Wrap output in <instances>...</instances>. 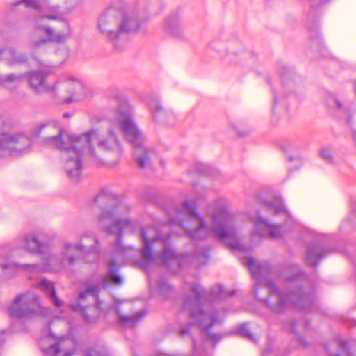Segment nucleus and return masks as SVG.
Returning a JSON list of instances; mask_svg holds the SVG:
<instances>
[{
    "instance_id": "obj_18",
    "label": "nucleus",
    "mask_w": 356,
    "mask_h": 356,
    "mask_svg": "<svg viewBox=\"0 0 356 356\" xmlns=\"http://www.w3.org/2000/svg\"><path fill=\"white\" fill-rule=\"evenodd\" d=\"M50 72L32 71L29 74V82L31 87L37 92L54 93L56 91V82L49 84L46 82V76Z\"/></svg>"
},
{
    "instance_id": "obj_44",
    "label": "nucleus",
    "mask_w": 356,
    "mask_h": 356,
    "mask_svg": "<svg viewBox=\"0 0 356 356\" xmlns=\"http://www.w3.org/2000/svg\"><path fill=\"white\" fill-rule=\"evenodd\" d=\"M353 140L356 146V131L353 132Z\"/></svg>"
},
{
    "instance_id": "obj_24",
    "label": "nucleus",
    "mask_w": 356,
    "mask_h": 356,
    "mask_svg": "<svg viewBox=\"0 0 356 356\" xmlns=\"http://www.w3.org/2000/svg\"><path fill=\"white\" fill-rule=\"evenodd\" d=\"M0 60H4L8 63L14 65L24 63L26 58L22 54H17L13 49L8 48L0 51Z\"/></svg>"
},
{
    "instance_id": "obj_43",
    "label": "nucleus",
    "mask_w": 356,
    "mask_h": 356,
    "mask_svg": "<svg viewBox=\"0 0 356 356\" xmlns=\"http://www.w3.org/2000/svg\"><path fill=\"white\" fill-rule=\"evenodd\" d=\"M193 346L195 351H197V346L195 341L193 339Z\"/></svg>"
},
{
    "instance_id": "obj_21",
    "label": "nucleus",
    "mask_w": 356,
    "mask_h": 356,
    "mask_svg": "<svg viewBox=\"0 0 356 356\" xmlns=\"http://www.w3.org/2000/svg\"><path fill=\"white\" fill-rule=\"evenodd\" d=\"M36 286L49 298L51 302L56 307L60 308L63 305V300L59 299L56 295L54 284L51 281L47 279H42L37 284Z\"/></svg>"
},
{
    "instance_id": "obj_6",
    "label": "nucleus",
    "mask_w": 356,
    "mask_h": 356,
    "mask_svg": "<svg viewBox=\"0 0 356 356\" xmlns=\"http://www.w3.org/2000/svg\"><path fill=\"white\" fill-rule=\"evenodd\" d=\"M149 225L141 227L140 237L143 244L141 255L150 264L170 266L177 264L180 267L184 264V260L188 259V254H179L172 246L170 236L164 229Z\"/></svg>"
},
{
    "instance_id": "obj_41",
    "label": "nucleus",
    "mask_w": 356,
    "mask_h": 356,
    "mask_svg": "<svg viewBox=\"0 0 356 356\" xmlns=\"http://www.w3.org/2000/svg\"><path fill=\"white\" fill-rule=\"evenodd\" d=\"M279 147L280 149L286 154L287 155V148L284 147L281 143H279Z\"/></svg>"
},
{
    "instance_id": "obj_26",
    "label": "nucleus",
    "mask_w": 356,
    "mask_h": 356,
    "mask_svg": "<svg viewBox=\"0 0 356 356\" xmlns=\"http://www.w3.org/2000/svg\"><path fill=\"white\" fill-rule=\"evenodd\" d=\"M154 292L158 294L161 298L166 299L172 295L174 289L166 280L161 279L159 280L156 288L154 289Z\"/></svg>"
},
{
    "instance_id": "obj_37",
    "label": "nucleus",
    "mask_w": 356,
    "mask_h": 356,
    "mask_svg": "<svg viewBox=\"0 0 356 356\" xmlns=\"http://www.w3.org/2000/svg\"><path fill=\"white\" fill-rule=\"evenodd\" d=\"M278 72L282 79H284L285 77L287 76L288 74V68L287 66H282L278 69Z\"/></svg>"
},
{
    "instance_id": "obj_27",
    "label": "nucleus",
    "mask_w": 356,
    "mask_h": 356,
    "mask_svg": "<svg viewBox=\"0 0 356 356\" xmlns=\"http://www.w3.org/2000/svg\"><path fill=\"white\" fill-rule=\"evenodd\" d=\"M234 293V291L233 290L227 291L224 289L222 286L216 284L214 285L210 291L209 299L218 302L225 299L227 296L232 295Z\"/></svg>"
},
{
    "instance_id": "obj_48",
    "label": "nucleus",
    "mask_w": 356,
    "mask_h": 356,
    "mask_svg": "<svg viewBox=\"0 0 356 356\" xmlns=\"http://www.w3.org/2000/svg\"><path fill=\"white\" fill-rule=\"evenodd\" d=\"M335 64H336V61H334V62L332 63V65H335Z\"/></svg>"
},
{
    "instance_id": "obj_10",
    "label": "nucleus",
    "mask_w": 356,
    "mask_h": 356,
    "mask_svg": "<svg viewBox=\"0 0 356 356\" xmlns=\"http://www.w3.org/2000/svg\"><path fill=\"white\" fill-rule=\"evenodd\" d=\"M111 122L120 129L133 147H140L144 151L145 154L137 158L138 164L140 168L147 167L150 161L146 148L143 147L144 137L134 121L132 108L120 106L116 116L111 118Z\"/></svg>"
},
{
    "instance_id": "obj_14",
    "label": "nucleus",
    "mask_w": 356,
    "mask_h": 356,
    "mask_svg": "<svg viewBox=\"0 0 356 356\" xmlns=\"http://www.w3.org/2000/svg\"><path fill=\"white\" fill-rule=\"evenodd\" d=\"M251 221L254 224V230L252 235L259 238L270 237L273 239L282 238L286 229V225L270 224L267 220L264 218L260 214L251 218Z\"/></svg>"
},
{
    "instance_id": "obj_8",
    "label": "nucleus",
    "mask_w": 356,
    "mask_h": 356,
    "mask_svg": "<svg viewBox=\"0 0 356 356\" xmlns=\"http://www.w3.org/2000/svg\"><path fill=\"white\" fill-rule=\"evenodd\" d=\"M21 3H24L26 7L33 8L38 13V15L35 17V31L37 34H44L47 38L42 39L39 41L34 42V46H39L41 44H44L47 42H52L56 43H63L66 38L70 35V31L69 25L65 22L67 27V31L61 33H55L54 31L50 27L41 24L44 19L50 20H63V15L58 11V6H47L38 3L36 0H21L14 3L17 6Z\"/></svg>"
},
{
    "instance_id": "obj_29",
    "label": "nucleus",
    "mask_w": 356,
    "mask_h": 356,
    "mask_svg": "<svg viewBox=\"0 0 356 356\" xmlns=\"http://www.w3.org/2000/svg\"><path fill=\"white\" fill-rule=\"evenodd\" d=\"M209 250L205 247L197 248L191 259L192 261H197L201 264H204L209 257Z\"/></svg>"
},
{
    "instance_id": "obj_15",
    "label": "nucleus",
    "mask_w": 356,
    "mask_h": 356,
    "mask_svg": "<svg viewBox=\"0 0 356 356\" xmlns=\"http://www.w3.org/2000/svg\"><path fill=\"white\" fill-rule=\"evenodd\" d=\"M78 301L79 303L70 305L71 309L79 312L87 323L93 322L99 312V294L97 295V301H93L91 298L79 300V296H78Z\"/></svg>"
},
{
    "instance_id": "obj_20",
    "label": "nucleus",
    "mask_w": 356,
    "mask_h": 356,
    "mask_svg": "<svg viewBox=\"0 0 356 356\" xmlns=\"http://www.w3.org/2000/svg\"><path fill=\"white\" fill-rule=\"evenodd\" d=\"M264 208L273 215L283 216L284 220L289 218V213L283 204L282 200L279 197H270L267 200H262Z\"/></svg>"
},
{
    "instance_id": "obj_16",
    "label": "nucleus",
    "mask_w": 356,
    "mask_h": 356,
    "mask_svg": "<svg viewBox=\"0 0 356 356\" xmlns=\"http://www.w3.org/2000/svg\"><path fill=\"white\" fill-rule=\"evenodd\" d=\"M325 106L331 115L335 116H344L346 122L350 124L352 117L350 115V108L343 99L336 94L328 92L325 97Z\"/></svg>"
},
{
    "instance_id": "obj_22",
    "label": "nucleus",
    "mask_w": 356,
    "mask_h": 356,
    "mask_svg": "<svg viewBox=\"0 0 356 356\" xmlns=\"http://www.w3.org/2000/svg\"><path fill=\"white\" fill-rule=\"evenodd\" d=\"M165 31L176 38H182L183 29L180 18L178 15H174L168 17L163 24Z\"/></svg>"
},
{
    "instance_id": "obj_12",
    "label": "nucleus",
    "mask_w": 356,
    "mask_h": 356,
    "mask_svg": "<svg viewBox=\"0 0 356 356\" xmlns=\"http://www.w3.org/2000/svg\"><path fill=\"white\" fill-rule=\"evenodd\" d=\"M56 95L61 96V102L71 104L83 101L90 97L92 92L83 82L77 77L65 75L56 81Z\"/></svg>"
},
{
    "instance_id": "obj_36",
    "label": "nucleus",
    "mask_w": 356,
    "mask_h": 356,
    "mask_svg": "<svg viewBox=\"0 0 356 356\" xmlns=\"http://www.w3.org/2000/svg\"><path fill=\"white\" fill-rule=\"evenodd\" d=\"M338 348L343 352H344L347 356H352L348 350V344L346 341L336 339L335 341Z\"/></svg>"
},
{
    "instance_id": "obj_19",
    "label": "nucleus",
    "mask_w": 356,
    "mask_h": 356,
    "mask_svg": "<svg viewBox=\"0 0 356 356\" xmlns=\"http://www.w3.org/2000/svg\"><path fill=\"white\" fill-rule=\"evenodd\" d=\"M73 341L68 337H62L58 343L46 348H42V351L50 356H72L74 349H69L70 346H73Z\"/></svg>"
},
{
    "instance_id": "obj_39",
    "label": "nucleus",
    "mask_w": 356,
    "mask_h": 356,
    "mask_svg": "<svg viewBox=\"0 0 356 356\" xmlns=\"http://www.w3.org/2000/svg\"><path fill=\"white\" fill-rule=\"evenodd\" d=\"M188 332H189L188 326H186L185 327H181V329L180 330V334L181 336H184V335L188 334Z\"/></svg>"
},
{
    "instance_id": "obj_3",
    "label": "nucleus",
    "mask_w": 356,
    "mask_h": 356,
    "mask_svg": "<svg viewBox=\"0 0 356 356\" xmlns=\"http://www.w3.org/2000/svg\"><path fill=\"white\" fill-rule=\"evenodd\" d=\"M92 205L98 206L101 210V213L97 218L99 227L117 237L114 252L107 261L106 275L92 277L86 282L85 290L79 293V300L91 298L93 301H97V295L101 289L109 286L108 280L115 285L123 284L122 277L118 274L120 267L117 264L118 261H122L126 259L128 250L122 243L123 231L129 228L135 230L138 223L129 218V207L118 196L108 190L101 191L93 200Z\"/></svg>"
},
{
    "instance_id": "obj_46",
    "label": "nucleus",
    "mask_w": 356,
    "mask_h": 356,
    "mask_svg": "<svg viewBox=\"0 0 356 356\" xmlns=\"http://www.w3.org/2000/svg\"><path fill=\"white\" fill-rule=\"evenodd\" d=\"M70 116V114H68V113H64V117H65V118H69Z\"/></svg>"
},
{
    "instance_id": "obj_32",
    "label": "nucleus",
    "mask_w": 356,
    "mask_h": 356,
    "mask_svg": "<svg viewBox=\"0 0 356 356\" xmlns=\"http://www.w3.org/2000/svg\"><path fill=\"white\" fill-rule=\"evenodd\" d=\"M290 327H291V341H296L298 345H300L303 347H307V343L306 342L304 337H302V336L296 335V333L295 332V330H296L295 327L291 321Z\"/></svg>"
},
{
    "instance_id": "obj_42",
    "label": "nucleus",
    "mask_w": 356,
    "mask_h": 356,
    "mask_svg": "<svg viewBox=\"0 0 356 356\" xmlns=\"http://www.w3.org/2000/svg\"><path fill=\"white\" fill-rule=\"evenodd\" d=\"M327 353L330 356H340L339 353H332L327 349Z\"/></svg>"
},
{
    "instance_id": "obj_23",
    "label": "nucleus",
    "mask_w": 356,
    "mask_h": 356,
    "mask_svg": "<svg viewBox=\"0 0 356 356\" xmlns=\"http://www.w3.org/2000/svg\"><path fill=\"white\" fill-rule=\"evenodd\" d=\"M154 118L161 120L162 122L172 125L174 124L175 116L172 113L167 112L163 110L159 104H155L154 106L150 107Z\"/></svg>"
},
{
    "instance_id": "obj_40",
    "label": "nucleus",
    "mask_w": 356,
    "mask_h": 356,
    "mask_svg": "<svg viewBox=\"0 0 356 356\" xmlns=\"http://www.w3.org/2000/svg\"><path fill=\"white\" fill-rule=\"evenodd\" d=\"M319 243H325L327 245V246L329 248V249H330V252L328 254H330V252H332V251H334V249H332V248L330 247V245H328L327 238H323V239H322L321 241H319ZM335 251H337V249H335Z\"/></svg>"
},
{
    "instance_id": "obj_28",
    "label": "nucleus",
    "mask_w": 356,
    "mask_h": 356,
    "mask_svg": "<svg viewBox=\"0 0 356 356\" xmlns=\"http://www.w3.org/2000/svg\"><path fill=\"white\" fill-rule=\"evenodd\" d=\"M356 228V207L353 208L350 215L341 222L340 229L343 232H350Z\"/></svg>"
},
{
    "instance_id": "obj_47",
    "label": "nucleus",
    "mask_w": 356,
    "mask_h": 356,
    "mask_svg": "<svg viewBox=\"0 0 356 356\" xmlns=\"http://www.w3.org/2000/svg\"><path fill=\"white\" fill-rule=\"evenodd\" d=\"M266 351H263L262 353H261V356H266Z\"/></svg>"
},
{
    "instance_id": "obj_1",
    "label": "nucleus",
    "mask_w": 356,
    "mask_h": 356,
    "mask_svg": "<svg viewBox=\"0 0 356 356\" xmlns=\"http://www.w3.org/2000/svg\"><path fill=\"white\" fill-rule=\"evenodd\" d=\"M170 224H178L194 241L211 236L227 244L242 264L248 267L259 286L254 296L273 314L283 315L289 308V275L288 266L281 272L280 266L272 267L267 261H258L248 255L251 248L244 246L237 237L234 216L220 200L207 209L206 219L197 213L195 201H184L167 211Z\"/></svg>"
},
{
    "instance_id": "obj_25",
    "label": "nucleus",
    "mask_w": 356,
    "mask_h": 356,
    "mask_svg": "<svg viewBox=\"0 0 356 356\" xmlns=\"http://www.w3.org/2000/svg\"><path fill=\"white\" fill-rule=\"evenodd\" d=\"M117 314L119 321L124 326L134 327L138 321H140L145 314L144 311H140L131 316L122 315L119 309H117Z\"/></svg>"
},
{
    "instance_id": "obj_5",
    "label": "nucleus",
    "mask_w": 356,
    "mask_h": 356,
    "mask_svg": "<svg viewBox=\"0 0 356 356\" xmlns=\"http://www.w3.org/2000/svg\"><path fill=\"white\" fill-rule=\"evenodd\" d=\"M184 297L180 315L190 317L193 323L201 330L202 338L205 341H211L215 345L222 337L220 334L213 333L214 326L222 323V318L219 312L214 307L213 303L207 300L204 291L197 282L184 281Z\"/></svg>"
},
{
    "instance_id": "obj_13",
    "label": "nucleus",
    "mask_w": 356,
    "mask_h": 356,
    "mask_svg": "<svg viewBox=\"0 0 356 356\" xmlns=\"http://www.w3.org/2000/svg\"><path fill=\"white\" fill-rule=\"evenodd\" d=\"M309 39L306 54L315 58H323L333 59L328 49L325 46L323 39L318 31V22L315 20L312 23L307 24Z\"/></svg>"
},
{
    "instance_id": "obj_38",
    "label": "nucleus",
    "mask_w": 356,
    "mask_h": 356,
    "mask_svg": "<svg viewBox=\"0 0 356 356\" xmlns=\"http://www.w3.org/2000/svg\"><path fill=\"white\" fill-rule=\"evenodd\" d=\"M86 356H107L104 353H101L96 350H92L89 353H88Z\"/></svg>"
},
{
    "instance_id": "obj_11",
    "label": "nucleus",
    "mask_w": 356,
    "mask_h": 356,
    "mask_svg": "<svg viewBox=\"0 0 356 356\" xmlns=\"http://www.w3.org/2000/svg\"><path fill=\"white\" fill-rule=\"evenodd\" d=\"M10 315L18 318L45 316L47 309L42 307L38 296L31 292L17 295L8 307Z\"/></svg>"
},
{
    "instance_id": "obj_9",
    "label": "nucleus",
    "mask_w": 356,
    "mask_h": 356,
    "mask_svg": "<svg viewBox=\"0 0 356 356\" xmlns=\"http://www.w3.org/2000/svg\"><path fill=\"white\" fill-rule=\"evenodd\" d=\"M291 306L303 312L314 310L316 298L309 286L307 275L296 264L291 263Z\"/></svg>"
},
{
    "instance_id": "obj_35",
    "label": "nucleus",
    "mask_w": 356,
    "mask_h": 356,
    "mask_svg": "<svg viewBox=\"0 0 356 356\" xmlns=\"http://www.w3.org/2000/svg\"><path fill=\"white\" fill-rule=\"evenodd\" d=\"M331 0H309L310 6L313 13H314L316 10L327 4Z\"/></svg>"
},
{
    "instance_id": "obj_33",
    "label": "nucleus",
    "mask_w": 356,
    "mask_h": 356,
    "mask_svg": "<svg viewBox=\"0 0 356 356\" xmlns=\"http://www.w3.org/2000/svg\"><path fill=\"white\" fill-rule=\"evenodd\" d=\"M302 159L300 156H291V172L299 170L302 166Z\"/></svg>"
},
{
    "instance_id": "obj_34",
    "label": "nucleus",
    "mask_w": 356,
    "mask_h": 356,
    "mask_svg": "<svg viewBox=\"0 0 356 356\" xmlns=\"http://www.w3.org/2000/svg\"><path fill=\"white\" fill-rule=\"evenodd\" d=\"M22 78V75H16V74H9L5 77H3V78H1L0 79V83L5 86H8V83L9 82H17L18 81H19Z\"/></svg>"
},
{
    "instance_id": "obj_17",
    "label": "nucleus",
    "mask_w": 356,
    "mask_h": 356,
    "mask_svg": "<svg viewBox=\"0 0 356 356\" xmlns=\"http://www.w3.org/2000/svg\"><path fill=\"white\" fill-rule=\"evenodd\" d=\"M330 252L329 248L325 243H319L314 241L307 246L305 253L306 264L313 268H316L321 260H323Z\"/></svg>"
},
{
    "instance_id": "obj_2",
    "label": "nucleus",
    "mask_w": 356,
    "mask_h": 356,
    "mask_svg": "<svg viewBox=\"0 0 356 356\" xmlns=\"http://www.w3.org/2000/svg\"><path fill=\"white\" fill-rule=\"evenodd\" d=\"M80 252L83 262H97L100 257V243L96 234L87 231L81 234L79 243L64 242L60 257L49 252L47 244L40 241L33 234L26 235L13 245L0 247V269L10 273H59L74 265Z\"/></svg>"
},
{
    "instance_id": "obj_7",
    "label": "nucleus",
    "mask_w": 356,
    "mask_h": 356,
    "mask_svg": "<svg viewBox=\"0 0 356 356\" xmlns=\"http://www.w3.org/2000/svg\"><path fill=\"white\" fill-rule=\"evenodd\" d=\"M130 8H119L111 6L99 17L97 27L99 33L118 51L124 49L128 34L138 32L143 26L138 18L133 16Z\"/></svg>"
},
{
    "instance_id": "obj_30",
    "label": "nucleus",
    "mask_w": 356,
    "mask_h": 356,
    "mask_svg": "<svg viewBox=\"0 0 356 356\" xmlns=\"http://www.w3.org/2000/svg\"><path fill=\"white\" fill-rule=\"evenodd\" d=\"M332 149L330 146H324L319 151L320 157L327 164H333L334 159L332 155Z\"/></svg>"
},
{
    "instance_id": "obj_4",
    "label": "nucleus",
    "mask_w": 356,
    "mask_h": 356,
    "mask_svg": "<svg viewBox=\"0 0 356 356\" xmlns=\"http://www.w3.org/2000/svg\"><path fill=\"white\" fill-rule=\"evenodd\" d=\"M33 138L44 136V145L62 152L63 166L70 179L79 180L83 161L86 156L95 158L94 144L102 150H113L121 152L119 141L111 128L106 138H100L99 129H90L81 134H70L51 122L40 123L33 128Z\"/></svg>"
},
{
    "instance_id": "obj_45",
    "label": "nucleus",
    "mask_w": 356,
    "mask_h": 356,
    "mask_svg": "<svg viewBox=\"0 0 356 356\" xmlns=\"http://www.w3.org/2000/svg\"><path fill=\"white\" fill-rule=\"evenodd\" d=\"M290 219H291V225H292V224H293V222H295V220L293 219V218H292V216H291V217H290Z\"/></svg>"
},
{
    "instance_id": "obj_31",
    "label": "nucleus",
    "mask_w": 356,
    "mask_h": 356,
    "mask_svg": "<svg viewBox=\"0 0 356 356\" xmlns=\"http://www.w3.org/2000/svg\"><path fill=\"white\" fill-rule=\"evenodd\" d=\"M236 332L238 335L242 336L254 343H256L257 341V338L250 332L248 328V325L246 323L239 325L236 328Z\"/></svg>"
}]
</instances>
